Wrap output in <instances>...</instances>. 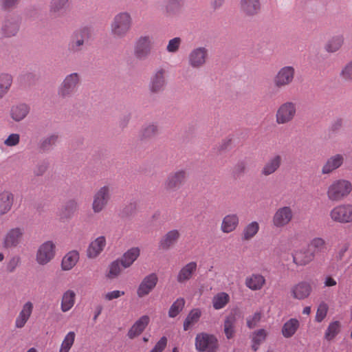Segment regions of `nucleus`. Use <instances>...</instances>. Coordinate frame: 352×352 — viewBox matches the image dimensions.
<instances>
[{
	"instance_id": "35",
	"label": "nucleus",
	"mask_w": 352,
	"mask_h": 352,
	"mask_svg": "<svg viewBox=\"0 0 352 352\" xmlns=\"http://www.w3.org/2000/svg\"><path fill=\"white\" fill-rule=\"evenodd\" d=\"M140 254L139 248H131L124 253L121 258H118L122 263L123 268L129 267L138 258Z\"/></svg>"
},
{
	"instance_id": "28",
	"label": "nucleus",
	"mask_w": 352,
	"mask_h": 352,
	"mask_svg": "<svg viewBox=\"0 0 352 352\" xmlns=\"http://www.w3.org/2000/svg\"><path fill=\"white\" fill-rule=\"evenodd\" d=\"M19 29V21L13 17H8L2 24L1 32L4 36L11 37L16 34Z\"/></svg>"
},
{
	"instance_id": "61",
	"label": "nucleus",
	"mask_w": 352,
	"mask_h": 352,
	"mask_svg": "<svg viewBox=\"0 0 352 352\" xmlns=\"http://www.w3.org/2000/svg\"><path fill=\"white\" fill-rule=\"evenodd\" d=\"M20 136L17 133L10 134L4 141V144L8 146H14L19 143Z\"/></svg>"
},
{
	"instance_id": "58",
	"label": "nucleus",
	"mask_w": 352,
	"mask_h": 352,
	"mask_svg": "<svg viewBox=\"0 0 352 352\" xmlns=\"http://www.w3.org/2000/svg\"><path fill=\"white\" fill-rule=\"evenodd\" d=\"M21 264V258L19 256H12L6 265V270L10 272H14L16 267Z\"/></svg>"
},
{
	"instance_id": "21",
	"label": "nucleus",
	"mask_w": 352,
	"mask_h": 352,
	"mask_svg": "<svg viewBox=\"0 0 352 352\" xmlns=\"http://www.w3.org/2000/svg\"><path fill=\"white\" fill-rule=\"evenodd\" d=\"M78 208L77 201L74 199H69L58 208V216L61 221L70 219L74 217Z\"/></svg>"
},
{
	"instance_id": "53",
	"label": "nucleus",
	"mask_w": 352,
	"mask_h": 352,
	"mask_svg": "<svg viewBox=\"0 0 352 352\" xmlns=\"http://www.w3.org/2000/svg\"><path fill=\"white\" fill-rule=\"evenodd\" d=\"M340 76L344 80L352 82V60L342 69Z\"/></svg>"
},
{
	"instance_id": "11",
	"label": "nucleus",
	"mask_w": 352,
	"mask_h": 352,
	"mask_svg": "<svg viewBox=\"0 0 352 352\" xmlns=\"http://www.w3.org/2000/svg\"><path fill=\"white\" fill-rule=\"evenodd\" d=\"M331 219L336 223L352 222V204H344L335 206L329 212Z\"/></svg>"
},
{
	"instance_id": "33",
	"label": "nucleus",
	"mask_w": 352,
	"mask_h": 352,
	"mask_svg": "<svg viewBox=\"0 0 352 352\" xmlns=\"http://www.w3.org/2000/svg\"><path fill=\"white\" fill-rule=\"evenodd\" d=\"M180 234L177 230H172L168 232L160 240L159 247L160 249L166 250L173 245L178 239Z\"/></svg>"
},
{
	"instance_id": "55",
	"label": "nucleus",
	"mask_w": 352,
	"mask_h": 352,
	"mask_svg": "<svg viewBox=\"0 0 352 352\" xmlns=\"http://www.w3.org/2000/svg\"><path fill=\"white\" fill-rule=\"evenodd\" d=\"M327 311H328L327 305L324 302L320 303L319 305L317 311H316V320L318 322H322L326 317Z\"/></svg>"
},
{
	"instance_id": "19",
	"label": "nucleus",
	"mask_w": 352,
	"mask_h": 352,
	"mask_svg": "<svg viewBox=\"0 0 352 352\" xmlns=\"http://www.w3.org/2000/svg\"><path fill=\"white\" fill-rule=\"evenodd\" d=\"M240 10L248 17H253L261 12V0H240Z\"/></svg>"
},
{
	"instance_id": "16",
	"label": "nucleus",
	"mask_w": 352,
	"mask_h": 352,
	"mask_svg": "<svg viewBox=\"0 0 352 352\" xmlns=\"http://www.w3.org/2000/svg\"><path fill=\"white\" fill-rule=\"evenodd\" d=\"M166 71L164 69H159L152 75L149 82V90L153 94L162 92L166 85L165 78Z\"/></svg>"
},
{
	"instance_id": "49",
	"label": "nucleus",
	"mask_w": 352,
	"mask_h": 352,
	"mask_svg": "<svg viewBox=\"0 0 352 352\" xmlns=\"http://www.w3.org/2000/svg\"><path fill=\"white\" fill-rule=\"evenodd\" d=\"M259 230V225L256 221H252L248 224L243 231V239L250 240L253 238Z\"/></svg>"
},
{
	"instance_id": "12",
	"label": "nucleus",
	"mask_w": 352,
	"mask_h": 352,
	"mask_svg": "<svg viewBox=\"0 0 352 352\" xmlns=\"http://www.w3.org/2000/svg\"><path fill=\"white\" fill-rule=\"evenodd\" d=\"M24 234V229L19 227L12 228L5 234L2 245L6 249H13L21 243Z\"/></svg>"
},
{
	"instance_id": "22",
	"label": "nucleus",
	"mask_w": 352,
	"mask_h": 352,
	"mask_svg": "<svg viewBox=\"0 0 352 352\" xmlns=\"http://www.w3.org/2000/svg\"><path fill=\"white\" fill-rule=\"evenodd\" d=\"M185 5V0H166L164 8L167 17H175L181 14Z\"/></svg>"
},
{
	"instance_id": "32",
	"label": "nucleus",
	"mask_w": 352,
	"mask_h": 352,
	"mask_svg": "<svg viewBox=\"0 0 352 352\" xmlns=\"http://www.w3.org/2000/svg\"><path fill=\"white\" fill-rule=\"evenodd\" d=\"M30 108L25 103H20L12 107L10 116L16 122L23 120L29 113Z\"/></svg>"
},
{
	"instance_id": "8",
	"label": "nucleus",
	"mask_w": 352,
	"mask_h": 352,
	"mask_svg": "<svg viewBox=\"0 0 352 352\" xmlns=\"http://www.w3.org/2000/svg\"><path fill=\"white\" fill-rule=\"evenodd\" d=\"M111 187L105 185L95 192L91 206L94 213H100L105 208L111 199Z\"/></svg>"
},
{
	"instance_id": "7",
	"label": "nucleus",
	"mask_w": 352,
	"mask_h": 352,
	"mask_svg": "<svg viewBox=\"0 0 352 352\" xmlns=\"http://www.w3.org/2000/svg\"><path fill=\"white\" fill-rule=\"evenodd\" d=\"M153 37L150 35H142L134 42L133 55L138 60L146 59L151 53Z\"/></svg>"
},
{
	"instance_id": "1",
	"label": "nucleus",
	"mask_w": 352,
	"mask_h": 352,
	"mask_svg": "<svg viewBox=\"0 0 352 352\" xmlns=\"http://www.w3.org/2000/svg\"><path fill=\"white\" fill-rule=\"evenodd\" d=\"M91 37V30L87 27L80 28L75 30L70 36L67 44V51L69 54H79L87 48Z\"/></svg>"
},
{
	"instance_id": "34",
	"label": "nucleus",
	"mask_w": 352,
	"mask_h": 352,
	"mask_svg": "<svg viewBox=\"0 0 352 352\" xmlns=\"http://www.w3.org/2000/svg\"><path fill=\"white\" fill-rule=\"evenodd\" d=\"M265 283V278L259 274H252L246 277L245 284L247 287L252 291H257L262 289Z\"/></svg>"
},
{
	"instance_id": "39",
	"label": "nucleus",
	"mask_w": 352,
	"mask_h": 352,
	"mask_svg": "<svg viewBox=\"0 0 352 352\" xmlns=\"http://www.w3.org/2000/svg\"><path fill=\"white\" fill-rule=\"evenodd\" d=\"M344 36L338 34L332 36L324 45V50L329 53L338 51L344 43Z\"/></svg>"
},
{
	"instance_id": "46",
	"label": "nucleus",
	"mask_w": 352,
	"mask_h": 352,
	"mask_svg": "<svg viewBox=\"0 0 352 352\" xmlns=\"http://www.w3.org/2000/svg\"><path fill=\"white\" fill-rule=\"evenodd\" d=\"M201 316V311L199 309H192L184 321V330L188 331L191 326L199 321Z\"/></svg>"
},
{
	"instance_id": "24",
	"label": "nucleus",
	"mask_w": 352,
	"mask_h": 352,
	"mask_svg": "<svg viewBox=\"0 0 352 352\" xmlns=\"http://www.w3.org/2000/svg\"><path fill=\"white\" fill-rule=\"evenodd\" d=\"M309 248L314 256H323L329 251L327 241L322 237H314L309 243Z\"/></svg>"
},
{
	"instance_id": "23",
	"label": "nucleus",
	"mask_w": 352,
	"mask_h": 352,
	"mask_svg": "<svg viewBox=\"0 0 352 352\" xmlns=\"http://www.w3.org/2000/svg\"><path fill=\"white\" fill-rule=\"evenodd\" d=\"M106 239L104 236H100L92 241L87 250V256L89 258H95L104 250L106 246Z\"/></svg>"
},
{
	"instance_id": "38",
	"label": "nucleus",
	"mask_w": 352,
	"mask_h": 352,
	"mask_svg": "<svg viewBox=\"0 0 352 352\" xmlns=\"http://www.w3.org/2000/svg\"><path fill=\"white\" fill-rule=\"evenodd\" d=\"M58 139V135L56 133L42 138L38 144V148L41 152L45 153L51 151L56 145Z\"/></svg>"
},
{
	"instance_id": "9",
	"label": "nucleus",
	"mask_w": 352,
	"mask_h": 352,
	"mask_svg": "<svg viewBox=\"0 0 352 352\" xmlns=\"http://www.w3.org/2000/svg\"><path fill=\"white\" fill-rule=\"evenodd\" d=\"M295 74L293 66H284L279 69L273 78L275 87L282 89L290 85L294 80Z\"/></svg>"
},
{
	"instance_id": "6",
	"label": "nucleus",
	"mask_w": 352,
	"mask_h": 352,
	"mask_svg": "<svg viewBox=\"0 0 352 352\" xmlns=\"http://www.w3.org/2000/svg\"><path fill=\"white\" fill-rule=\"evenodd\" d=\"M297 113L296 104L292 101L282 103L276 112V122L278 124H286L291 122Z\"/></svg>"
},
{
	"instance_id": "5",
	"label": "nucleus",
	"mask_w": 352,
	"mask_h": 352,
	"mask_svg": "<svg viewBox=\"0 0 352 352\" xmlns=\"http://www.w3.org/2000/svg\"><path fill=\"white\" fill-rule=\"evenodd\" d=\"M195 348L199 352H217L219 342L217 337L208 333H199L195 337Z\"/></svg>"
},
{
	"instance_id": "13",
	"label": "nucleus",
	"mask_w": 352,
	"mask_h": 352,
	"mask_svg": "<svg viewBox=\"0 0 352 352\" xmlns=\"http://www.w3.org/2000/svg\"><path fill=\"white\" fill-rule=\"evenodd\" d=\"M187 179V172L180 169L170 173L164 182V187L168 191H176L181 188Z\"/></svg>"
},
{
	"instance_id": "52",
	"label": "nucleus",
	"mask_w": 352,
	"mask_h": 352,
	"mask_svg": "<svg viewBox=\"0 0 352 352\" xmlns=\"http://www.w3.org/2000/svg\"><path fill=\"white\" fill-rule=\"evenodd\" d=\"M340 331V323L335 321L329 324L325 332V338L328 340L333 339Z\"/></svg>"
},
{
	"instance_id": "57",
	"label": "nucleus",
	"mask_w": 352,
	"mask_h": 352,
	"mask_svg": "<svg viewBox=\"0 0 352 352\" xmlns=\"http://www.w3.org/2000/svg\"><path fill=\"white\" fill-rule=\"evenodd\" d=\"M343 125V119L341 118H337L331 123L329 132L332 134L338 133L342 129Z\"/></svg>"
},
{
	"instance_id": "17",
	"label": "nucleus",
	"mask_w": 352,
	"mask_h": 352,
	"mask_svg": "<svg viewBox=\"0 0 352 352\" xmlns=\"http://www.w3.org/2000/svg\"><path fill=\"white\" fill-rule=\"evenodd\" d=\"M344 157L342 154L337 153L329 157L321 168V174L329 175L340 168L344 164Z\"/></svg>"
},
{
	"instance_id": "56",
	"label": "nucleus",
	"mask_w": 352,
	"mask_h": 352,
	"mask_svg": "<svg viewBox=\"0 0 352 352\" xmlns=\"http://www.w3.org/2000/svg\"><path fill=\"white\" fill-rule=\"evenodd\" d=\"M48 166L49 164L45 160L38 162L34 168V174L36 176H42L46 172Z\"/></svg>"
},
{
	"instance_id": "42",
	"label": "nucleus",
	"mask_w": 352,
	"mask_h": 352,
	"mask_svg": "<svg viewBox=\"0 0 352 352\" xmlns=\"http://www.w3.org/2000/svg\"><path fill=\"white\" fill-rule=\"evenodd\" d=\"M76 294L72 290L66 291L62 298L61 300V310L63 312H67L70 310L75 303Z\"/></svg>"
},
{
	"instance_id": "18",
	"label": "nucleus",
	"mask_w": 352,
	"mask_h": 352,
	"mask_svg": "<svg viewBox=\"0 0 352 352\" xmlns=\"http://www.w3.org/2000/svg\"><path fill=\"white\" fill-rule=\"evenodd\" d=\"M158 278L155 273H151L146 276L137 289L138 297L142 298L148 295L155 287Z\"/></svg>"
},
{
	"instance_id": "31",
	"label": "nucleus",
	"mask_w": 352,
	"mask_h": 352,
	"mask_svg": "<svg viewBox=\"0 0 352 352\" xmlns=\"http://www.w3.org/2000/svg\"><path fill=\"white\" fill-rule=\"evenodd\" d=\"M292 256L294 263L300 266L307 265L315 258L310 249L296 251Z\"/></svg>"
},
{
	"instance_id": "47",
	"label": "nucleus",
	"mask_w": 352,
	"mask_h": 352,
	"mask_svg": "<svg viewBox=\"0 0 352 352\" xmlns=\"http://www.w3.org/2000/svg\"><path fill=\"white\" fill-rule=\"evenodd\" d=\"M122 263L119 258L112 261L109 265V271L107 274V277L109 279L116 278L119 276L122 270Z\"/></svg>"
},
{
	"instance_id": "51",
	"label": "nucleus",
	"mask_w": 352,
	"mask_h": 352,
	"mask_svg": "<svg viewBox=\"0 0 352 352\" xmlns=\"http://www.w3.org/2000/svg\"><path fill=\"white\" fill-rule=\"evenodd\" d=\"M75 336L76 335L74 331L67 333L61 344L59 352H69L74 342Z\"/></svg>"
},
{
	"instance_id": "3",
	"label": "nucleus",
	"mask_w": 352,
	"mask_h": 352,
	"mask_svg": "<svg viewBox=\"0 0 352 352\" xmlns=\"http://www.w3.org/2000/svg\"><path fill=\"white\" fill-rule=\"evenodd\" d=\"M352 191V184L350 181L339 179L333 181L328 187L327 195L329 200L339 201L347 197Z\"/></svg>"
},
{
	"instance_id": "62",
	"label": "nucleus",
	"mask_w": 352,
	"mask_h": 352,
	"mask_svg": "<svg viewBox=\"0 0 352 352\" xmlns=\"http://www.w3.org/2000/svg\"><path fill=\"white\" fill-rule=\"evenodd\" d=\"M261 318V314L259 312H256L252 316L251 318H248L247 320V325L249 328L252 329L254 328L258 322L260 321Z\"/></svg>"
},
{
	"instance_id": "59",
	"label": "nucleus",
	"mask_w": 352,
	"mask_h": 352,
	"mask_svg": "<svg viewBox=\"0 0 352 352\" xmlns=\"http://www.w3.org/2000/svg\"><path fill=\"white\" fill-rule=\"evenodd\" d=\"M246 169V163L245 161L238 162L233 168V175L234 177H239L244 173Z\"/></svg>"
},
{
	"instance_id": "50",
	"label": "nucleus",
	"mask_w": 352,
	"mask_h": 352,
	"mask_svg": "<svg viewBox=\"0 0 352 352\" xmlns=\"http://www.w3.org/2000/svg\"><path fill=\"white\" fill-rule=\"evenodd\" d=\"M185 305L184 298H177L170 306L168 310V316L175 318L183 310Z\"/></svg>"
},
{
	"instance_id": "60",
	"label": "nucleus",
	"mask_w": 352,
	"mask_h": 352,
	"mask_svg": "<svg viewBox=\"0 0 352 352\" xmlns=\"http://www.w3.org/2000/svg\"><path fill=\"white\" fill-rule=\"evenodd\" d=\"M267 334L264 329H259L254 332L252 338V342L261 344L266 338Z\"/></svg>"
},
{
	"instance_id": "20",
	"label": "nucleus",
	"mask_w": 352,
	"mask_h": 352,
	"mask_svg": "<svg viewBox=\"0 0 352 352\" xmlns=\"http://www.w3.org/2000/svg\"><path fill=\"white\" fill-rule=\"evenodd\" d=\"M197 270V263L191 261L184 265L178 272L176 280L179 284H185L195 275Z\"/></svg>"
},
{
	"instance_id": "14",
	"label": "nucleus",
	"mask_w": 352,
	"mask_h": 352,
	"mask_svg": "<svg viewBox=\"0 0 352 352\" xmlns=\"http://www.w3.org/2000/svg\"><path fill=\"white\" fill-rule=\"evenodd\" d=\"M55 244L52 241L44 242L36 252V261L40 265H45L55 256Z\"/></svg>"
},
{
	"instance_id": "45",
	"label": "nucleus",
	"mask_w": 352,
	"mask_h": 352,
	"mask_svg": "<svg viewBox=\"0 0 352 352\" xmlns=\"http://www.w3.org/2000/svg\"><path fill=\"white\" fill-rule=\"evenodd\" d=\"M158 133V126L155 123H149L142 126L140 132L141 140H149L157 135Z\"/></svg>"
},
{
	"instance_id": "48",
	"label": "nucleus",
	"mask_w": 352,
	"mask_h": 352,
	"mask_svg": "<svg viewBox=\"0 0 352 352\" xmlns=\"http://www.w3.org/2000/svg\"><path fill=\"white\" fill-rule=\"evenodd\" d=\"M230 296L225 292H220L215 295L212 299V306L214 309L223 308L229 302Z\"/></svg>"
},
{
	"instance_id": "15",
	"label": "nucleus",
	"mask_w": 352,
	"mask_h": 352,
	"mask_svg": "<svg viewBox=\"0 0 352 352\" xmlns=\"http://www.w3.org/2000/svg\"><path fill=\"white\" fill-rule=\"evenodd\" d=\"M293 218V212L289 206L279 208L272 217V224L276 228H282L289 223Z\"/></svg>"
},
{
	"instance_id": "29",
	"label": "nucleus",
	"mask_w": 352,
	"mask_h": 352,
	"mask_svg": "<svg viewBox=\"0 0 352 352\" xmlns=\"http://www.w3.org/2000/svg\"><path fill=\"white\" fill-rule=\"evenodd\" d=\"M33 311V304L28 301L23 306L21 311L15 320V327L16 328H23L29 320Z\"/></svg>"
},
{
	"instance_id": "63",
	"label": "nucleus",
	"mask_w": 352,
	"mask_h": 352,
	"mask_svg": "<svg viewBox=\"0 0 352 352\" xmlns=\"http://www.w3.org/2000/svg\"><path fill=\"white\" fill-rule=\"evenodd\" d=\"M19 0H0V3L3 10H8L15 7Z\"/></svg>"
},
{
	"instance_id": "30",
	"label": "nucleus",
	"mask_w": 352,
	"mask_h": 352,
	"mask_svg": "<svg viewBox=\"0 0 352 352\" xmlns=\"http://www.w3.org/2000/svg\"><path fill=\"white\" fill-rule=\"evenodd\" d=\"M239 223V217L236 214L226 215L221 225V230L223 233L228 234L233 232L237 228Z\"/></svg>"
},
{
	"instance_id": "27",
	"label": "nucleus",
	"mask_w": 352,
	"mask_h": 352,
	"mask_svg": "<svg viewBox=\"0 0 352 352\" xmlns=\"http://www.w3.org/2000/svg\"><path fill=\"white\" fill-rule=\"evenodd\" d=\"M311 292V286L309 283L301 281L295 285L292 289V294L294 298L303 300L307 298Z\"/></svg>"
},
{
	"instance_id": "40",
	"label": "nucleus",
	"mask_w": 352,
	"mask_h": 352,
	"mask_svg": "<svg viewBox=\"0 0 352 352\" xmlns=\"http://www.w3.org/2000/svg\"><path fill=\"white\" fill-rule=\"evenodd\" d=\"M13 82L12 76L8 73L0 74V100L10 91Z\"/></svg>"
},
{
	"instance_id": "10",
	"label": "nucleus",
	"mask_w": 352,
	"mask_h": 352,
	"mask_svg": "<svg viewBox=\"0 0 352 352\" xmlns=\"http://www.w3.org/2000/svg\"><path fill=\"white\" fill-rule=\"evenodd\" d=\"M208 50L206 47L193 48L188 55V65L192 69H200L207 63Z\"/></svg>"
},
{
	"instance_id": "44",
	"label": "nucleus",
	"mask_w": 352,
	"mask_h": 352,
	"mask_svg": "<svg viewBox=\"0 0 352 352\" xmlns=\"http://www.w3.org/2000/svg\"><path fill=\"white\" fill-rule=\"evenodd\" d=\"M236 322V317L235 314H230L226 317L224 320V333L228 339H231L234 334V325Z\"/></svg>"
},
{
	"instance_id": "37",
	"label": "nucleus",
	"mask_w": 352,
	"mask_h": 352,
	"mask_svg": "<svg viewBox=\"0 0 352 352\" xmlns=\"http://www.w3.org/2000/svg\"><path fill=\"white\" fill-rule=\"evenodd\" d=\"M79 259V253L76 250L69 252L62 259L61 267L63 270L68 271L72 269Z\"/></svg>"
},
{
	"instance_id": "41",
	"label": "nucleus",
	"mask_w": 352,
	"mask_h": 352,
	"mask_svg": "<svg viewBox=\"0 0 352 352\" xmlns=\"http://www.w3.org/2000/svg\"><path fill=\"white\" fill-rule=\"evenodd\" d=\"M299 321L296 318H291L287 320L282 327V334L286 338H289L293 336L299 327Z\"/></svg>"
},
{
	"instance_id": "36",
	"label": "nucleus",
	"mask_w": 352,
	"mask_h": 352,
	"mask_svg": "<svg viewBox=\"0 0 352 352\" xmlns=\"http://www.w3.org/2000/svg\"><path fill=\"white\" fill-rule=\"evenodd\" d=\"M14 195L10 191H3L0 193V214L7 213L12 208Z\"/></svg>"
},
{
	"instance_id": "26",
	"label": "nucleus",
	"mask_w": 352,
	"mask_h": 352,
	"mask_svg": "<svg viewBox=\"0 0 352 352\" xmlns=\"http://www.w3.org/2000/svg\"><path fill=\"white\" fill-rule=\"evenodd\" d=\"M150 322V318L144 315L141 316L129 329L127 336L130 339H133L140 336L146 328Z\"/></svg>"
},
{
	"instance_id": "4",
	"label": "nucleus",
	"mask_w": 352,
	"mask_h": 352,
	"mask_svg": "<svg viewBox=\"0 0 352 352\" xmlns=\"http://www.w3.org/2000/svg\"><path fill=\"white\" fill-rule=\"evenodd\" d=\"M80 82L78 73L74 72L67 75L58 89L60 97L65 98L72 97L76 91Z\"/></svg>"
},
{
	"instance_id": "2",
	"label": "nucleus",
	"mask_w": 352,
	"mask_h": 352,
	"mask_svg": "<svg viewBox=\"0 0 352 352\" xmlns=\"http://www.w3.org/2000/svg\"><path fill=\"white\" fill-rule=\"evenodd\" d=\"M132 26V18L127 12H122L113 19L111 23V34L117 38H123L129 32Z\"/></svg>"
},
{
	"instance_id": "64",
	"label": "nucleus",
	"mask_w": 352,
	"mask_h": 352,
	"mask_svg": "<svg viewBox=\"0 0 352 352\" xmlns=\"http://www.w3.org/2000/svg\"><path fill=\"white\" fill-rule=\"evenodd\" d=\"M167 345V338L166 336H162L155 345V351L158 352L163 351Z\"/></svg>"
},
{
	"instance_id": "25",
	"label": "nucleus",
	"mask_w": 352,
	"mask_h": 352,
	"mask_svg": "<svg viewBox=\"0 0 352 352\" xmlns=\"http://www.w3.org/2000/svg\"><path fill=\"white\" fill-rule=\"evenodd\" d=\"M282 161V157L280 155L276 154L270 157L262 168L261 175L269 176L274 173L280 167Z\"/></svg>"
},
{
	"instance_id": "43",
	"label": "nucleus",
	"mask_w": 352,
	"mask_h": 352,
	"mask_svg": "<svg viewBox=\"0 0 352 352\" xmlns=\"http://www.w3.org/2000/svg\"><path fill=\"white\" fill-rule=\"evenodd\" d=\"M69 0H52L50 3V14L54 16H60L65 9Z\"/></svg>"
},
{
	"instance_id": "54",
	"label": "nucleus",
	"mask_w": 352,
	"mask_h": 352,
	"mask_svg": "<svg viewBox=\"0 0 352 352\" xmlns=\"http://www.w3.org/2000/svg\"><path fill=\"white\" fill-rule=\"evenodd\" d=\"M182 43V39L179 37H175L170 39L166 46V51L169 53L177 52Z\"/></svg>"
}]
</instances>
